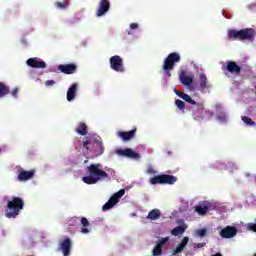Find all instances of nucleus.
Masks as SVG:
<instances>
[{
	"mask_svg": "<svg viewBox=\"0 0 256 256\" xmlns=\"http://www.w3.org/2000/svg\"><path fill=\"white\" fill-rule=\"evenodd\" d=\"M86 171L89 175L82 178V181L86 183V185H95V183H98L101 179H109V174L101 170V163L87 166Z\"/></svg>",
	"mask_w": 256,
	"mask_h": 256,
	"instance_id": "obj_1",
	"label": "nucleus"
},
{
	"mask_svg": "<svg viewBox=\"0 0 256 256\" xmlns=\"http://www.w3.org/2000/svg\"><path fill=\"white\" fill-rule=\"evenodd\" d=\"M83 147L90 153H93L94 157H101L105 153V147L103 146V140L100 137H87L83 142Z\"/></svg>",
	"mask_w": 256,
	"mask_h": 256,
	"instance_id": "obj_2",
	"label": "nucleus"
},
{
	"mask_svg": "<svg viewBox=\"0 0 256 256\" xmlns=\"http://www.w3.org/2000/svg\"><path fill=\"white\" fill-rule=\"evenodd\" d=\"M181 61V55L177 52L170 53L165 59L162 65L163 73L166 77H171V71L175 69V64Z\"/></svg>",
	"mask_w": 256,
	"mask_h": 256,
	"instance_id": "obj_3",
	"label": "nucleus"
},
{
	"mask_svg": "<svg viewBox=\"0 0 256 256\" xmlns=\"http://www.w3.org/2000/svg\"><path fill=\"white\" fill-rule=\"evenodd\" d=\"M25 203L23 202V199L19 197H14L12 200L8 201L7 203V209L6 217H9V219L17 217L19 213H21V210L23 209Z\"/></svg>",
	"mask_w": 256,
	"mask_h": 256,
	"instance_id": "obj_4",
	"label": "nucleus"
},
{
	"mask_svg": "<svg viewBox=\"0 0 256 256\" xmlns=\"http://www.w3.org/2000/svg\"><path fill=\"white\" fill-rule=\"evenodd\" d=\"M151 185H174L177 183V177L169 174H161L150 179Z\"/></svg>",
	"mask_w": 256,
	"mask_h": 256,
	"instance_id": "obj_5",
	"label": "nucleus"
},
{
	"mask_svg": "<svg viewBox=\"0 0 256 256\" xmlns=\"http://www.w3.org/2000/svg\"><path fill=\"white\" fill-rule=\"evenodd\" d=\"M192 117L195 121H203L205 118V104L202 101L192 106Z\"/></svg>",
	"mask_w": 256,
	"mask_h": 256,
	"instance_id": "obj_6",
	"label": "nucleus"
},
{
	"mask_svg": "<svg viewBox=\"0 0 256 256\" xmlns=\"http://www.w3.org/2000/svg\"><path fill=\"white\" fill-rule=\"evenodd\" d=\"M123 195H125V189H120L103 205L102 210L109 211V209H113V207L119 203V199H121Z\"/></svg>",
	"mask_w": 256,
	"mask_h": 256,
	"instance_id": "obj_7",
	"label": "nucleus"
},
{
	"mask_svg": "<svg viewBox=\"0 0 256 256\" xmlns=\"http://www.w3.org/2000/svg\"><path fill=\"white\" fill-rule=\"evenodd\" d=\"M110 67L113 71H116V73H125L123 58L119 55H115L110 58Z\"/></svg>",
	"mask_w": 256,
	"mask_h": 256,
	"instance_id": "obj_8",
	"label": "nucleus"
},
{
	"mask_svg": "<svg viewBox=\"0 0 256 256\" xmlns=\"http://www.w3.org/2000/svg\"><path fill=\"white\" fill-rule=\"evenodd\" d=\"M73 247V242L71 238L66 237L60 242V251H62L64 256H71V249Z\"/></svg>",
	"mask_w": 256,
	"mask_h": 256,
	"instance_id": "obj_9",
	"label": "nucleus"
},
{
	"mask_svg": "<svg viewBox=\"0 0 256 256\" xmlns=\"http://www.w3.org/2000/svg\"><path fill=\"white\" fill-rule=\"evenodd\" d=\"M117 155L128 157L129 159H141V154L133 151L131 148L116 150Z\"/></svg>",
	"mask_w": 256,
	"mask_h": 256,
	"instance_id": "obj_10",
	"label": "nucleus"
},
{
	"mask_svg": "<svg viewBox=\"0 0 256 256\" xmlns=\"http://www.w3.org/2000/svg\"><path fill=\"white\" fill-rule=\"evenodd\" d=\"M219 235L222 239H233L237 235V229L235 226H226L220 231Z\"/></svg>",
	"mask_w": 256,
	"mask_h": 256,
	"instance_id": "obj_11",
	"label": "nucleus"
},
{
	"mask_svg": "<svg viewBox=\"0 0 256 256\" xmlns=\"http://www.w3.org/2000/svg\"><path fill=\"white\" fill-rule=\"evenodd\" d=\"M26 63L28 67H32L33 69H45L47 67V63L37 57L28 59Z\"/></svg>",
	"mask_w": 256,
	"mask_h": 256,
	"instance_id": "obj_12",
	"label": "nucleus"
},
{
	"mask_svg": "<svg viewBox=\"0 0 256 256\" xmlns=\"http://www.w3.org/2000/svg\"><path fill=\"white\" fill-rule=\"evenodd\" d=\"M58 71L64 73V75H73V73H77V64H60Z\"/></svg>",
	"mask_w": 256,
	"mask_h": 256,
	"instance_id": "obj_13",
	"label": "nucleus"
},
{
	"mask_svg": "<svg viewBox=\"0 0 256 256\" xmlns=\"http://www.w3.org/2000/svg\"><path fill=\"white\" fill-rule=\"evenodd\" d=\"M256 37V30L253 28L242 29V41L253 43Z\"/></svg>",
	"mask_w": 256,
	"mask_h": 256,
	"instance_id": "obj_14",
	"label": "nucleus"
},
{
	"mask_svg": "<svg viewBox=\"0 0 256 256\" xmlns=\"http://www.w3.org/2000/svg\"><path fill=\"white\" fill-rule=\"evenodd\" d=\"M111 9V4L109 3V0H100L98 10L96 11L97 17H103L105 13H107Z\"/></svg>",
	"mask_w": 256,
	"mask_h": 256,
	"instance_id": "obj_15",
	"label": "nucleus"
},
{
	"mask_svg": "<svg viewBox=\"0 0 256 256\" xmlns=\"http://www.w3.org/2000/svg\"><path fill=\"white\" fill-rule=\"evenodd\" d=\"M224 69L228 71V73H232V75H239V73H241V66L237 65L235 61H228Z\"/></svg>",
	"mask_w": 256,
	"mask_h": 256,
	"instance_id": "obj_16",
	"label": "nucleus"
},
{
	"mask_svg": "<svg viewBox=\"0 0 256 256\" xmlns=\"http://www.w3.org/2000/svg\"><path fill=\"white\" fill-rule=\"evenodd\" d=\"M137 133V128H134L130 131H119L117 136L120 137L123 141H131V139H135V135Z\"/></svg>",
	"mask_w": 256,
	"mask_h": 256,
	"instance_id": "obj_17",
	"label": "nucleus"
},
{
	"mask_svg": "<svg viewBox=\"0 0 256 256\" xmlns=\"http://www.w3.org/2000/svg\"><path fill=\"white\" fill-rule=\"evenodd\" d=\"M169 241V237L162 238L154 247L152 251L153 256L163 255V246Z\"/></svg>",
	"mask_w": 256,
	"mask_h": 256,
	"instance_id": "obj_18",
	"label": "nucleus"
},
{
	"mask_svg": "<svg viewBox=\"0 0 256 256\" xmlns=\"http://www.w3.org/2000/svg\"><path fill=\"white\" fill-rule=\"evenodd\" d=\"M35 177V170L25 171L20 170L17 176L18 181H29V179H33Z\"/></svg>",
	"mask_w": 256,
	"mask_h": 256,
	"instance_id": "obj_19",
	"label": "nucleus"
},
{
	"mask_svg": "<svg viewBox=\"0 0 256 256\" xmlns=\"http://www.w3.org/2000/svg\"><path fill=\"white\" fill-rule=\"evenodd\" d=\"M174 93L175 95L180 97V99H183V101H186V103H190V105H195L197 103V101L193 100V98H191L189 94L183 93L177 90V88H174Z\"/></svg>",
	"mask_w": 256,
	"mask_h": 256,
	"instance_id": "obj_20",
	"label": "nucleus"
},
{
	"mask_svg": "<svg viewBox=\"0 0 256 256\" xmlns=\"http://www.w3.org/2000/svg\"><path fill=\"white\" fill-rule=\"evenodd\" d=\"M77 89L79 85L77 83L72 84L67 91V101H73L77 97Z\"/></svg>",
	"mask_w": 256,
	"mask_h": 256,
	"instance_id": "obj_21",
	"label": "nucleus"
},
{
	"mask_svg": "<svg viewBox=\"0 0 256 256\" xmlns=\"http://www.w3.org/2000/svg\"><path fill=\"white\" fill-rule=\"evenodd\" d=\"M188 243H189V237H184L182 241L178 244L176 249L172 252V255H179V253H183Z\"/></svg>",
	"mask_w": 256,
	"mask_h": 256,
	"instance_id": "obj_22",
	"label": "nucleus"
},
{
	"mask_svg": "<svg viewBox=\"0 0 256 256\" xmlns=\"http://www.w3.org/2000/svg\"><path fill=\"white\" fill-rule=\"evenodd\" d=\"M228 37L230 39H236L238 41H243V29L241 30H236V29H231L228 31Z\"/></svg>",
	"mask_w": 256,
	"mask_h": 256,
	"instance_id": "obj_23",
	"label": "nucleus"
},
{
	"mask_svg": "<svg viewBox=\"0 0 256 256\" xmlns=\"http://www.w3.org/2000/svg\"><path fill=\"white\" fill-rule=\"evenodd\" d=\"M11 93V89L5 82H0V99L3 97H7Z\"/></svg>",
	"mask_w": 256,
	"mask_h": 256,
	"instance_id": "obj_24",
	"label": "nucleus"
},
{
	"mask_svg": "<svg viewBox=\"0 0 256 256\" xmlns=\"http://www.w3.org/2000/svg\"><path fill=\"white\" fill-rule=\"evenodd\" d=\"M161 218V210L159 209H153L148 213L147 219H150V221H157V219Z\"/></svg>",
	"mask_w": 256,
	"mask_h": 256,
	"instance_id": "obj_25",
	"label": "nucleus"
},
{
	"mask_svg": "<svg viewBox=\"0 0 256 256\" xmlns=\"http://www.w3.org/2000/svg\"><path fill=\"white\" fill-rule=\"evenodd\" d=\"M75 131L76 133H78V135H82V137H85V135H87L88 133L87 124L83 122L78 123V126Z\"/></svg>",
	"mask_w": 256,
	"mask_h": 256,
	"instance_id": "obj_26",
	"label": "nucleus"
},
{
	"mask_svg": "<svg viewBox=\"0 0 256 256\" xmlns=\"http://www.w3.org/2000/svg\"><path fill=\"white\" fill-rule=\"evenodd\" d=\"M207 76L205 74H200L199 76V85L201 91H205L207 89Z\"/></svg>",
	"mask_w": 256,
	"mask_h": 256,
	"instance_id": "obj_27",
	"label": "nucleus"
},
{
	"mask_svg": "<svg viewBox=\"0 0 256 256\" xmlns=\"http://www.w3.org/2000/svg\"><path fill=\"white\" fill-rule=\"evenodd\" d=\"M184 233H185L184 226H177L171 231V235H174V237H177L178 235H183Z\"/></svg>",
	"mask_w": 256,
	"mask_h": 256,
	"instance_id": "obj_28",
	"label": "nucleus"
},
{
	"mask_svg": "<svg viewBox=\"0 0 256 256\" xmlns=\"http://www.w3.org/2000/svg\"><path fill=\"white\" fill-rule=\"evenodd\" d=\"M195 211L196 213H198V215H207V211H209V206L198 205L195 207Z\"/></svg>",
	"mask_w": 256,
	"mask_h": 256,
	"instance_id": "obj_29",
	"label": "nucleus"
},
{
	"mask_svg": "<svg viewBox=\"0 0 256 256\" xmlns=\"http://www.w3.org/2000/svg\"><path fill=\"white\" fill-rule=\"evenodd\" d=\"M180 81L183 85H186L187 87H189V85H191L193 83V78H191L187 75H181Z\"/></svg>",
	"mask_w": 256,
	"mask_h": 256,
	"instance_id": "obj_30",
	"label": "nucleus"
},
{
	"mask_svg": "<svg viewBox=\"0 0 256 256\" xmlns=\"http://www.w3.org/2000/svg\"><path fill=\"white\" fill-rule=\"evenodd\" d=\"M81 225H83L84 228L81 229V233L87 234L89 233V230L86 227H89V220H87L85 217H82L80 219Z\"/></svg>",
	"mask_w": 256,
	"mask_h": 256,
	"instance_id": "obj_31",
	"label": "nucleus"
},
{
	"mask_svg": "<svg viewBox=\"0 0 256 256\" xmlns=\"http://www.w3.org/2000/svg\"><path fill=\"white\" fill-rule=\"evenodd\" d=\"M216 119L218 121H221L222 123H225V121H227V114H225V112H219L217 115H216Z\"/></svg>",
	"mask_w": 256,
	"mask_h": 256,
	"instance_id": "obj_32",
	"label": "nucleus"
},
{
	"mask_svg": "<svg viewBox=\"0 0 256 256\" xmlns=\"http://www.w3.org/2000/svg\"><path fill=\"white\" fill-rule=\"evenodd\" d=\"M55 5L57 9H67V7H69V2L67 1L56 2Z\"/></svg>",
	"mask_w": 256,
	"mask_h": 256,
	"instance_id": "obj_33",
	"label": "nucleus"
},
{
	"mask_svg": "<svg viewBox=\"0 0 256 256\" xmlns=\"http://www.w3.org/2000/svg\"><path fill=\"white\" fill-rule=\"evenodd\" d=\"M175 105L178 109H180V111H185V102H183V100H176Z\"/></svg>",
	"mask_w": 256,
	"mask_h": 256,
	"instance_id": "obj_34",
	"label": "nucleus"
},
{
	"mask_svg": "<svg viewBox=\"0 0 256 256\" xmlns=\"http://www.w3.org/2000/svg\"><path fill=\"white\" fill-rule=\"evenodd\" d=\"M242 121L246 125H250V126H254L255 125V121H253L251 118H249L247 116H242Z\"/></svg>",
	"mask_w": 256,
	"mask_h": 256,
	"instance_id": "obj_35",
	"label": "nucleus"
},
{
	"mask_svg": "<svg viewBox=\"0 0 256 256\" xmlns=\"http://www.w3.org/2000/svg\"><path fill=\"white\" fill-rule=\"evenodd\" d=\"M196 235L197 237H205V235H207V229L202 228V229L196 230Z\"/></svg>",
	"mask_w": 256,
	"mask_h": 256,
	"instance_id": "obj_36",
	"label": "nucleus"
},
{
	"mask_svg": "<svg viewBox=\"0 0 256 256\" xmlns=\"http://www.w3.org/2000/svg\"><path fill=\"white\" fill-rule=\"evenodd\" d=\"M247 229L248 231H253V233H256V223H253V222L248 223Z\"/></svg>",
	"mask_w": 256,
	"mask_h": 256,
	"instance_id": "obj_37",
	"label": "nucleus"
},
{
	"mask_svg": "<svg viewBox=\"0 0 256 256\" xmlns=\"http://www.w3.org/2000/svg\"><path fill=\"white\" fill-rule=\"evenodd\" d=\"M11 95L12 97H14V99H17L18 95H19V88H14L12 91H11Z\"/></svg>",
	"mask_w": 256,
	"mask_h": 256,
	"instance_id": "obj_38",
	"label": "nucleus"
},
{
	"mask_svg": "<svg viewBox=\"0 0 256 256\" xmlns=\"http://www.w3.org/2000/svg\"><path fill=\"white\" fill-rule=\"evenodd\" d=\"M205 247V243H194V249H202Z\"/></svg>",
	"mask_w": 256,
	"mask_h": 256,
	"instance_id": "obj_39",
	"label": "nucleus"
},
{
	"mask_svg": "<svg viewBox=\"0 0 256 256\" xmlns=\"http://www.w3.org/2000/svg\"><path fill=\"white\" fill-rule=\"evenodd\" d=\"M45 85H46V87H51V86L55 85V81H53V80H47V81L45 82Z\"/></svg>",
	"mask_w": 256,
	"mask_h": 256,
	"instance_id": "obj_40",
	"label": "nucleus"
},
{
	"mask_svg": "<svg viewBox=\"0 0 256 256\" xmlns=\"http://www.w3.org/2000/svg\"><path fill=\"white\" fill-rule=\"evenodd\" d=\"M139 27L138 23H131L130 24V29H137Z\"/></svg>",
	"mask_w": 256,
	"mask_h": 256,
	"instance_id": "obj_41",
	"label": "nucleus"
},
{
	"mask_svg": "<svg viewBox=\"0 0 256 256\" xmlns=\"http://www.w3.org/2000/svg\"><path fill=\"white\" fill-rule=\"evenodd\" d=\"M212 256H223V254L218 252V253H216V254H214Z\"/></svg>",
	"mask_w": 256,
	"mask_h": 256,
	"instance_id": "obj_42",
	"label": "nucleus"
},
{
	"mask_svg": "<svg viewBox=\"0 0 256 256\" xmlns=\"http://www.w3.org/2000/svg\"><path fill=\"white\" fill-rule=\"evenodd\" d=\"M246 177H249V174H246Z\"/></svg>",
	"mask_w": 256,
	"mask_h": 256,
	"instance_id": "obj_43",
	"label": "nucleus"
}]
</instances>
